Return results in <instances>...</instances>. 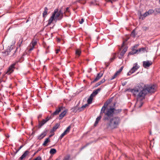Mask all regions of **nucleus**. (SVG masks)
Listing matches in <instances>:
<instances>
[{"label": "nucleus", "mask_w": 160, "mask_h": 160, "mask_svg": "<svg viewBox=\"0 0 160 160\" xmlns=\"http://www.w3.org/2000/svg\"><path fill=\"white\" fill-rule=\"evenodd\" d=\"M92 99H93L92 98L89 97L87 101L88 103L87 104H88V105L91 104L92 102Z\"/></svg>", "instance_id": "nucleus-33"}, {"label": "nucleus", "mask_w": 160, "mask_h": 160, "mask_svg": "<svg viewBox=\"0 0 160 160\" xmlns=\"http://www.w3.org/2000/svg\"><path fill=\"white\" fill-rule=\"evenodd\" d=\"M23 41H20L19 42H18L17 44L18 46L19 47H20L21 46V44H22V42Z\"/></svg>", "instance_id": "nucleus-45"}, {"label": "nucleus", "mask_w": 160, "mask_h": 160, "mask_svg": "<svg viewBox=\"0 0 160 160\" xmlns=\"http://www.w3.org/2000/svg\"><path fill=\"white\" fill-rule=\"evenodd\" d=\"M131 36L132 37H135L136 36L135 33V30H133L132 32Z\"/></svg>", "instance_id": "nucleus-40"}, {"label": "nucleus", "mask_w": 160, "mask_h": 160, "mask_svg": "<svg viewBox=\"0 0 160 160\" xmlns=\"http://www.w3.org/2000/svg\"><path fill=\"white\" fill-rule=\"evenodd\" d=\"M37 42L36 41H32L31 42L29 46L28 47V49L29 51H31L34 48V47L36 45Z\"/></svg>", "instance_id": "nucleus-8"}, {"label": "nucleus", "mask_w": 160, "mask_h": 160, "mask_svg": "<svg viewBox=\"0 0 160 160\" xmlns=\"http://www.w3.org/2000/svg\"><path fill=\"white\" fill-rule=\"evenodd\" d=\"M81 50L79 49H77L76 50L75 54L79 56L81 54Z\"/></svg>", "instance_id": "nucleus-31"}, {"label": "nucleus", "mask_w": 160, "mask_h": 160, "mask_svg": "<svg viewBox=\"0 0 160 160\" xmlns=\"http://www.w3.org/2000/svg\"><path fill=\"white\" fill-rule=\"evenodd\" d=\"M115 58H116V55L115 54H113V55L112 57V58H111L110 59L109 62H108L107 63V65H106L107 67H108L109 66V65L110 64V63L111 62H112L114 60V59Z\"/></svg>", "instance_id": "nucleus-25"}, {"label": "nucleus", "mask_w": 160, "mask_h": 160, "mask_svg": "<svg viewBox=\"0 0 160 160\" xmlns=\"http://www.w3.org/2000/svg\"><path fill=\"white\" fill-rule=\"evenodd\" d=\"M42 44L44 47L47 49H48L50 47V46L47 44V43L45 42L44 41H43Z\"/></svg>", "instance_id": "nucleus-32"}, {"label": "nucleus", "mask_w": 160, "mask_h": 160, "mask_svg": "<svg viewBox=\"0 0 160 160\" xmlns=\"http://www.w3.org/2000/svg\"><path fill=\"white\" fill-rule=\"evenodd\" d=\"M115 103L113 104V106H109V108L106 112L103 118L104 121H108L106 124V128L110 130H113L117 128L119 126L121 119L118 116L113 117L115 113L118 114L121 112V109H116L114 107Z\"/></svg>", "instance_id": "nucleus-1"}, {"label": "nucleus", "mask_w": 160, "mask_h": 160, "mask_svg": "<svg viewBox=\"0 0 160 160\" xmlns=\"http://www.w3.org/2000/svg\"><path fill=\"white\" fill-rule=\"evenodd\" d=\"M139 68V66L138 65V63H135L134 64L133 67L130 69L131 71L132 72L134 73Z\"/></svg>", "instance_id": "nucleus-13"}, {"label": "nucleus", "mask_w": 160, "mask_h": 160, "mask_svg": "<svg viewBox=\"0 0 160 160\" xmlns=\"http://www.w3.org/2000/svg\"><path fill=\"white\" fill-rule=\"evenodd\" d=\"M55 11H56L55 17L56 21H57V20H58V19H59L60 17H61V15L58 12V9H55L53 12H55Z\"/></svg>", "instance_id": "nucleus-14"}, {"label": "nucleus", "mask_w": 160, "mask_h": 160, "mask_svg": "<svg viewBox=\"0 0 160 160\" xmlns=\"http://www.w3.org/2000/svg\"><path fill=\"white\" fill-rule=\"evenodd\" d=\"M88 106V104H85L83 105L82 107L78 108V110L79 112L83 111L85 109L86 106Z\"/></svg>", "instance_id": "nucleus-26"}, {"label": "nucleus", "mask_w": 160, "mask_h": 160, "mask_svg": "<svg viewBox=\"0 0 160 160\" xmlns=\"http://www.w3.org/2000/svg\"><path fill=\"white\" fill-rule=\"evenodd\" d=\"M127 49L128 47L127 46H125L121 52L120 55L118 56L119 58L122 59L123 58L125 53L127 50Z\"/></svg>", "instance_id": "nucleus-12"}, {"label": "nucleus", "mask_w": 160, "mask_h": 160, "mask_svg": "<svg viewBox=\"0 0 160 160\" xmlns=\"http://www.w3.org/2000/svg\"><path fill=\"white\" fill-rule=\"evenodd\" d=\"M18 49V48H17L15 49L13 48H11L10 47L9 48H8L7 51L4 52V53L7 55L12 54L11 56L14 58L17 56L16 52L17 51Z\"/></svg>", "instance_id": "nucleus-4"}, {"label": "nucleus", "mask_w": 160, "mask_h": 160, "mask_svg": "<svg viewBox=\"0 0 160 160\" xmlns=\"http://www.w3.org/2000/svg\"><path fill=\"white\" fill-rule=\"evenodd\" d=\"M51 119L50 117H47L45 119L42 120V121L38 120V128H41L44 124L48 122Z\"/></svg>", "instance_id": "nucleus-6"}, {"label": "nucleus", "mask_w": 160, "mask_h": 160, "mask_svg": "<svg viewBox=\"0 0 160 160\" xmlns=\"http://www.w3.org/2000/svg\"><path fill=\"white\" fill-rule=\"evenodd\" d=\"M18 62V61L12 64L9 67L7 71L5 73L6 74L10 75L14 71V69L15 68V66L16 65V63Z\"/></svg>", "instance_id": "nucleus-5"}, {"label": "nucleus", "mask_w": 160, "mask_h": 160, "mask_svg": "<svg viewBox=\"0 0 160 160\" xmlns=\"http://www.w3.org/2000/svg\"><path fill=\"white\" fill-rule=\"evenodd\" d=\"M103 74L101 72L98 73L96 77L91 82V83H94L99 80L102 76Z\"/></svg>", "instance_id": "nucleus-15"}, {"label": "nucleus", "mask_w": 160, "mask_h": 160, "mask_svg": "<svg viewBox=\"0 0 160 160\" xmlns=\"http://www.w3.org/2000/svg\"><path fill=\"white\" fill-rule=\"evenodd\" d=\"M112 101V98H111L108 100L106 101L103 107H102L101 110L100 111V114H102L103 113H104V115H105V113L107 110L109 108H107L109 104L110 103H111Z\"/></svg>", "instance_id": "nucleus-3"}, {"label": "nucleus", "mask_w": 160, "mask_h": 160, "mask_svg": "<svg viewBox=\"0 0 160 160\" xmlns=\"http://www.w3.org/2000/svg\"><path fill=\"white\" fill-rule=\"evenodd\" d=\"M140 105L139 106V108H140L142 106L143 104V103L142 102H140Z\"/></svg>", "instance_id": "nucleus-56"}, {"label": "nucleus", "mask_w": 160, "mask_h": 160, "mask_svg": "<svg viewBox=\"0 0 160 160\" xmlns=\"http://www.w3.org/2000/svg\"><path fill=\"white\" fill-rule=\"evenodd\" d=\"M48 9L47 7H45L44 8V11L42 13V17L43 18H45L46 16L48 14Z\"/></svg>", "instance_id": "nucleus-23"}, {"label": "nucleus", "mask_w": 160, "mask_h": 160, "mask_svg": "<svg viewBox=\"0 0 160 160\" xmlns=\"http://www.w3.org/2000/svg\"><path fill=\"white\" fill-rule=\"evenodd\" d=\"M58 12L61 15V17H60L58 20H61L63 17V12L61 11V10H60L59 11H58Z\"/></svg>", "instance_id": "nucleus-36"}, {"label": "nucleus", "mask_w": 160, "mask_h": 160, "mask_svg": "<svg viewBox=\"0 0 160 160\" xmlns=\"http://www.w3.org/2000/svg\"><path fill=\"white\" fill-rule=\"evenodd\" d=\"M84 22V19L82 18L81 21L79 22V23L80 24H82Z\"/></svg>", "instance_id": "nucleus-49"}, {"label": "nucleus", "mask_w": 160, "mask_h": 160, "mask_svg": "<svg viewBox=\"0 0 160 160\" xmlns=\"http://www.w3.org/2000/svg\"><path fill=\"white\" fill-rule=\"evenodd\" d=\"M147 12L149 15L153 13L154 12V11L153 9H149Z\"/></svg>", "instance_id": "nucleus-41"}, {"label": "nucleus", "mask_w": 160, "mask_h": 160, "mask_svg": "<svg viewBox=\"0 0 160 160\" xmlns=\"http://www.w3.org/2000/svg\"><path fill=\"white\" fill-rule=\"evenodd\" d=\"M117 0H108V1L111 2L112 3L113 2H115L116 1H117Z\"/></svg>", "instance_id": "nucleus-53"}, {"label": "nucleus", "mask_w": 160, "mask_h": 160, "mask_svg": "<svg viewBox=\"0 0 160 160\" xmlns=\"http://www.w3.org/2000/svg\"><path fill=\"white\" fill-rule=\"evenodd\" d=\"M54 135V134H51V135H50L49 136V137L48 138H50L51 137H52V136L53 135Z\"/></svg>", "instance_id": "nucleus-57"}, {"label": "nucleus", "mask_w": 160, "mask_h": 160, "mask_svg": "<svg viewBox=\"0 0 160 160\" xmlns=\"http://www.w3.org/2000/svg\"><path fill=\"white\" fill-rule=\"evenodd\" d=\"M69 8L67 7L66 9V10L65 11V12H69Z\"/></svg>", "instance_id": "nucleus-54"}, {"label": "nucleus", "mask_w": 160, "mask_h": 160, "mask_svg": "<svg viewBox=\"0 0 160 160\" xmlns=\"http://www.w3.org/2000/svg\"><path fill=\"white\" fill-rule=\"evenodd\" d=\"M138 51V54L140 52H147L146 48H139L138 49L136 50Z\"/></svg>", "instance_id": "nucleus-24"}, {"label": "nucleus", "mask_w": 160, "mask_h": 160, "mask_svg": "<svg viewBox=\"0 0 160 160\" xmlns=\"http://www.w3.org/2000/svg\"><path fill=\"white\" fill-rule=\"evenodd\" d=\"M101 114H100V115L98 116V117L97 118L96 121L94 123V126L95 127H96L97 126V124H98L99 121L102 118V116L101 115Z\"/></svg>", "instance_id": "nucleus-21"}, {"label": "nucleus", "mask_w": 160, "mask_h": 160, "mask_svg": "<svg viewBox=\"0 0 160 160\" xmlns=\"http://www.w3.org/2000/svg\"><path fill=\"white\" fill-rule=\"evenodd\" d=\"M126 82L125 83H124V84H122V85H124L126 84Z\"/></svg>", "instance_id": "nucleus-59"}, {"label": "nucleus", "mask_w": 160, "mask_h": 160, "mask_svg": "<svg viewBox=\"0 0 160 160\" xmlns=\"http://www.w3.org/2000/svg\"><path fill=\"white\" fill-rule=\"evenodd\" d=\"M105 81V80L104 78H103L100 81L98 82L97 83L95 84L94 87L96 88L100 85L102 83H104Z\"/></svg>", "instance_id": "nucleus-22"}, {"label": "nucleus", "mask_w": 160, "mask_h": 160, "mask_svg": "<svg viewBox=\"0 0 160 160\" xmlns=\"http://www.w3.org/2000/svg\"><path fill=\"white\" fill-rule=\"evenodd\" d=\"M71 128V127L70 126H68L63 132L65 133L66 135L70 131Z\"/></svg>", "instance_id": "nucleus-29"}, {"label": "nucleus", "mask_w": 160, "mask_h": 160, "mask_svg": "<svg viewBox=\"0 0 160 160\" xmlns=\"http://www.w3.org/2000/svg\"><path fill=\"white\" fill-rule=\"evenodd\" d=\"M156 91V86L154 85H145L144 84L141 83L136 86L134 88L130 90V92L133 95L136 97L138 101H142L145 98V96L147 93H154Z\"/></svg>", "instance_id": "nucleus-2"}, {"label": "nucleus", "mask_w": 160, "mask_h": 160, "mask_svg": "<svg viewBox=\"0 0 160 160\" xmlns=\"http://www.w3.org/2000/svg\"><path fill=\"white\" fill-rule=\"evenodd\" d=\"M31 124L32 125V124H32V122H31Z\"/></svg>", "instance_id": "nucleus-63"}, {"label": "nucleus", "mask_w": 160, "mask_h": 160, "mask_svg": "<svg viewBox=\"0 0 160 160\" xmlns=\"http://www.w3.org/2000/svg\"><path fill=\"white\" fill-rule=\"evenodd\" d=\"M95 96V95H94V94H93V93H92L90 95V96L89 97H91L92 98V99H93V97Z\"/></svg>", "instance_id": "nucleus-52"}, {"label": "nucleus", "mask_w": 160, "mask_h": 160, "mask_svg": "<svg viewBox=\"0 0 160 160\" xmlns=\"http://www.w3.org/2000/svg\"><path fill=\"white\" fill-rule=\"evenodd\" d=\"M123 68V66H122L116 72L119 75L121 72Z\"/></svg>", "instance_id": "nucleus-39"}, {"label": "nucleus", "mask_w": 160, "mask_h": 160, "mask_svg": "<svg viewBox=\"0 0 160 160\" xmlns=\"http://www.w3.org/2000/svg\"><path fill=\"white\" fill-rule=\"evenodd\" d=\"M33 160H42V159L41 157L39 156L38 157Z\"/></svg>", "instance_id": "nucleus-44"}, {"label": "nucleus", "mask_w": 160, "mask_h": 160, "mask_svg": "<svg viewBox=\"0 0 160 160\" xmlns=\"http://www.w3.org/2000/svg\"><path fill=\"white\" fill-rule=\"evenodd\" d=\"M57 40H60V39L59 38Z\"/></svg>", "instance_id": "nucleus-61"}, {"label": "nucleus", "mask_w": 160, "mask_h": 160, "mask_svg": "<svg viewBox=\"0 0 160 160\" xmlns=\"http://www.w3.org/2000/svg\"><path fill=\"white\" fill-rule=\"evenodd\" d=\"M50 141V139L49 138H48L46 139L45 140L43 143L42 145L44 146H47V144Z\"/></svg>", "instance_id": "nucleus-27"}, {"label": "nucleus", "mask_w": 160, "mask_h": 160, "mask_svg": "<svg viewBox=\"0 0 160 160\" xmlns=\"http://www.w3.org/2000/svg\"><path fill=\"white\" fill-rule=\"evenodd\" d=\"M29 152L28 150L26 151L20 157L19 159L22 160L24 158H25L29 153Z\"/></svg>", "instance_id": "nucleus-16"}, {"label": "nucleus", "mask_w": 160, "mask_h": 160, "mask_svg": "<svg viewBox=\"0 0 160 160\" xmlns=\"http://www.w3.org/2000/svg\"><path fill=\"white\" fill-rule=\"evenodd\" d=\"M152 64V62L151 61H144L142 62V66L145 68H148Z\"/></svg>", "instance_id": "nucleus-7"}, {"label": "nucleus", "mask_w": 160, "mask_h": 160, "mask_svg": "<svg viewBox=\"0 0 160 160\" xmlns=\"http://www.w3.org/2000/svg\"><path fill=\"white\" fill-rule=\"evenodd\" d=\"M127 41H124L122 44V46H121V48H123V47H124V44H125V43H126V42Z\"/></svg>", "instance_id": "nucleus-48"}, {"label": "nucleus", "mask_w": 160, "mask_h": 160, "mask_svg": "<svg viewBox=\"0 0 160 160\" xmlns=\"http://www.w3.org/2000/svg\"><path fill=\"white\" fill-rule=\"evenodd\" d=\"M42 114H39L38 116V119H39V118H41V117H42Z\"/></svg>", "instance_id": "nucleus-51"}, {"label": "nucleus", "mask_w": 160, "mask_h": 160, "mask_svg": "<svg viewBox=\"0 0 160 160\" xmlns=\"http://www.w3.org/2000/svg\"><path fill=\"white\" fill-rule=\"evenodd\" d=\"M55 160H59L58 158H57Z\"/></svg>", "instance_id": "nucleus-60"}, {"label": "nucleus", "mask_w": 160, "mask_h": 160, "mask_svg": "<svg viewBox=\"0 0 160 160\" xmlns=\"http://www.w3.org/2000/svg\"><path fill=\"white\" fill-rule=\"evenodd\" d=\"M56 13V11H55V12H53L52 13V14L51 17L49 18V19L48 20V22L47 24V25H50L52 22L55 20V14Z\"/></svg>", "instance_id": "nucleus-10"}, {"label": "nucleus", "mask_w": 160, "mask_h": 160, "mask_svg": "<svg viewBox=\"0 0 160 160\" xmlns=\"http://www.w3.org/2000/svg\"><path fill=\"white\" fill-rule=\"evenodd\" d=\"M119 75L116 72L110 78L111 80H113L116 78L117 76Z\"/></svg>", "instance_id": "nucleus-37"}, {"label": "nucleus", "mask_w": 160, "mask_h": 160, "mask_svg": "<svg viewBox=\"0 0 160 160\" xmlns=\"http://www.w3.org/2000/svg\"><path fill=\"white\" fill-rule=\"evenodd\" d=\"M104 86H101L100 88H98V89H96V90H94L93 92H92L93 94H94V95H96L97 94H98L99 92L100 91L101 89L103 88Z\"/></svg>", "instance_id": "nucleus-19"}, {"label": "nucleus", "mask_w": 160, "mask_h": 160, "mask_svg": "<svg viewBox=\"0 0 160 160\" xmlns=\"http://www.w3.org/2000/svg\"><path fill=\"white\" fill-rule=\"evenodd\" d=\"M138 45L137 44L134 46L132 48V51L129 52L128 53V56L131 55H133L136 53L138 54V51L136 50V49H134V48H138Z\"/></svg>", "instance_id": "nucleus-9"}, {"label": "nucleus", "mask_w": 160, "mask_h": 160, "mask_svg": "<svg viewBox=\"0 0 160 160\" xmlns=\"http://www.w3.org/2000/svg\"><path fill=\"white\" fill-rule=\"evenodd\" d=\"M70 156L69 154L66 155L63 158L62 160H70Z\"/></svg>", "instance_id": "nucleus-34"}, {"label": "nucleus", "mask_w": 160, "mask_h": 160, "mask_svg": "<svg viewBox=\"0 0 160 160\" xmlns=\"http://www.w3.org/2000/svg\"><path fill=\"white\" fill-rule=\"evenodd\" d=\"M60 126V124L59 123H56L55 125L52 128V129L50 131V132H54L59 128Z\"/></svg>", "instance_id": "nucleus-18"}, {"label": "nucleus", "mask_w": 160, "mask_h": 160, "mask_svg": "<svg viewBox=\"0 0 160 160\" xmlns=\"http://www.w3.org/2000/svg\"><path fill=\"white\" fill-rule=\"evenodd\" d=\"M133 73V72H132L131 71V70H130L127 73V75L128 76H129L131 75L132 73Z\"/></svg>", "instance_id": "nucleus-47"}, {"label": "nucleus", "mask_w": 160, "mask_h": 160, "mask_svg": "<svg viewBox=\"0 0 160 160\" xmlns=\"http://www.w3.org/2000/svg\"><path fill=\"white\" fill-rule=\"evenodd\" d=\"M67 111V110L65 109L59 115V120L61 119L64 117L66 115Z\"/></svg>", "instance_id": "nucleus-17"}, {"label": "nucleus", "mask_w": 160, "mask_h": 160, "mask_svg": "<svg viewBox=\"0 0 160 160\" xmlns=\"http://www.w3.org/2000/svg\"><path fill=\"white\" fill-rule=\"evenodd\" d=\"M156 11L159 13H160V8H158V9H156Z\"/></svg>", "instance_id": "nucleus-50"}, {"label": "nucleus", "mask_w": 160, "mask_h": 160, "mask_svg": "<svg viewBox=\"0 0 160 160\" xmlns=\"http://www.w3.org/2000/svg\"><path fill=\"white\" fill-rule=\"evenodd\" d=\"M159 3H160V0H159Z\"/></svg>", "instance_id": "nucleus-64"}, {"label": "nucleus", "mask_w": 160, "mask_h": 160, "mask_svg": "<svg viewBox=\"0 0 160 160\" xmlns=\"http://www.w3.org/2000/svg\"><path fill=\"white\" fill-rule=\"evenodd\" d=\"M123 68V66H122L116 72L119 75L121 72Z\"/></svg>", "instance_id": "nucleus-38"}, {"label": "nucleus", "mask_w": 160, "mask_h": 160, "mask_svg": "<svg viewBox=\"0 0 160 160\" xmlns=\"http://www.w3.org/2000/svg\"><path fill=\"white\" fill-rule=\"evenodd\" d=\"M66 134L64 132L62 133L60 136L59 138V139H62Z\"/></svg>", "instance_id": "nucleus-43"}, {"label": "nucleus", "mask_w": 160, "mask_h": 160, "mask_svg": "<svg viewBox=\"0 0 160 160\" xmlns=\"http://www.w3.org/2000/svg\"><path fill=\"white\" fill-rule=\"evenodd\" d=\"M57 152L55 148H52L50 151L49 152L51 154H54Z\"/></svg>", "instance_id": "nucleus-30"}, {"label": "nucleus", "mask_w": 160, "mask_h": 160, "mask_svg": "<svg viewBox=\"0 0 160 160\" xmlns=\"http://www.w3.org/2000/svg\"><path fill=\"white\" fill-rule=\"evenodd\" d=\"M60 51L59 49H57L56 51V53L57 54L58 53V52Z\"/></svg>", "instance_id": "nucleus-55"}, {"label": "nucleus", "mask_w": 160, "mask_h": 160, "mask_svg": "<svg viewBox=\"0 0 160 160\" xmlns=\"http://www.w3.org/2000/svg\"><path fill=\"white\" fill-rule=\"evenodd\" d=\"M1 72H0V76H1Z\"/></svg>", "instance_id": "nucleus-62"}, {"label": "nucleus", "mask_w": 160, "mask_h": 160, "mask_svg": "<svg viewBox=\"0 0 160 160\" xmlns=\"http://www.w3.org/2000/svg\"><path fill=\"white\" fill-rule=\"evenodd\" d=\"M89 144H90L89 143H88L86 145H85L84 146H83L82 147V148L81 149V150H82V149H83L84 148H86L87 146Z\"/></svg>", "instance_id": "nucleus-46"}, {"label": "nucleus", "mask_w": 160, "mask_h": 160, "mask_svg": "<svg viewBox=\"0 0 160 160\" xmlns=\"http://www.w3.org/2000/svg\"><path fill=\"white\" fill-rule=\"evenodd\" d=\"M23 146V145H21L20 147L18 149H16V148L15 149L16 150V151L14 152V154L13 156H15L16 154L20 150V149Z\"/></svg>", "instance_id": "nucleus-35"}, {"label": "nucleus", "mask_w": 160, "mask_h": 160, "mask_svg": "<svg viewBox=\"0 0 160 160\" xmlns=\"http://www.w3.org/2000/svg\"><path fill=\"white\" fill-rule=\"evenodd\" d=\"M78 105L74 107L71 109L72 111L74 112H77L78 111Z\"/></svg>", "instance_id": "nucleus-28"}, {"label": "nucleus", "mask_w": 160, "mask_h": 160, "mask_svg": "<svg viewBox=\"0 0 160 160\" xmlns=\"http://www.w3.org/2000/svg\"><path fill=\"white\" fill-rule=\"evenodd\" d=\"M47 135V132H44L42 133L40 135L38 136V138L41 140L44 138Z\"/></svg>", "instance_id": "nucleus-20"}, {"label": "nucleus", "mask_w": 160, "mask_h": 160, "mask_svg": "<svg viewBox=\"0 0 160 160\" xmlns=\"http://www.w3.org/2000/svg\"><path fill=\"white\" fill-rule=\"evenodd\" d=\"M148 15H149V14H148V12H145L143 14L142 16L143 17V18H145L146 17L148 16Z\"/></svg>", "instance_id": "nucleus-42"}, {"label": "nucleus", "mask_w": 160, "mask_h": 160, "mask_svg": "<svg viewBox=\"0 0 160 160\" xmlns=\"http://www.w3.org/2000/svg\"><path fill=\"white\" fill-rule=\"evenodd\" d=\"M64 108V107L62 106H59L58 108H57L52 113V115L54 116L58 115L59 112L63 109Z\"/></svg>", "instance_id": "nucleus-11"}, {"label": "nucleus", "mask_w": 160, "mask_h": 160, "mask_svg": "<svg viewBox=\"0 0 160 160\" xmlns=\"http://www.w3.org/2000/svg\"><path fill=\"white\" fill-rule=\"evenodd\" d=\"M81 0H79V1H78V2H81Z\"/></svg>", "instance_id": "nucleus-58"}]
</instances>
